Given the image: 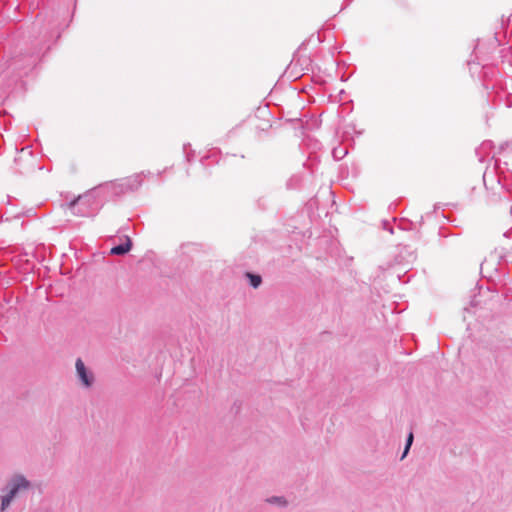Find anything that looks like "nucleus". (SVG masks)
<instances>
[{
  "label": "nucleus",
  "mask_w": 512,
  "mask_h": 512,
  "mask_svg": "<svg viewBox=\"0 0 512 512\" xmlns=\"http://www.w3.org/2000/svg\"><path fill=\"white\" fill-rule=\"evenodd\" d=\"M316 42H317V43H321V42H322V40H321V38H320V34H317Z\"/></svg>",
  "instance_id": "nucleus-10"
},
{
  "label": "nucleus",
  "mask_w": 512,
  "mask_h": 512,
  "mask_svg": "<svg viewBox=\"0 0 512 512\" xmlns=\"http://www.w3.org/2000/svg\"><path fill=\"white\" fill-rule=\"evenodd\" d=\"M33 489V484L21 473L13 474L7 481L4 495L0 496V512H5L13 500L22 493Z\"/></svg>",
  "instance_id": "nucleus-1"
},
{
  "label": "nucleus",
  "mask_w": 512,
  "mask_h": 512,
  "mask_svg": "<svg viewBox=\"0 0 512 512\" xmlns=\"http://www.w3.org/2000/svg\"><path fill=\"white\" fill-rule=\"evenodd\" d=\"M247 278L249 279V283L253 288H258L262 283V278L260 275L247 273Z\"/></svg>",
  "instance_id": "nucleus-6"
},
{
  "label": "nucleus",
  "mask_w": 512,
  "mask_h": 512,
  "mask_svg": "<svg viewBox=\"0 0 512 512\" xmlns=\"http://www.w3.org/2000/svg\"><path fill=\"white\" fill-rule=\"evenodd\" d=\"M413 438H414L413 437V433L410 432L408 437H407L405 449H404V452H403V455H402L401 459H404L406 457V455H407V453H408V451H409V449H410V447H411V445L413 443Z\"/></svg>",
  "instance_id": "nucleus-9"
},
{
  "label": "nucleus",
  "mask_w": 512,
  "mask_h": 512,
  "mask_svg": "<svg viewBox=\"0 0 512 512\" xmlns=\"http://www.w3.org/2000/svg\"><path fill=\"white\" fill-rule=\"evenodd\" d=\"M87 196H79L77 199L73 200L70 203V208L73 210V213L80 216H85L86 213L80 209L76 210L78 204L82 203Z\"/></svg>",
  "instance_id": "nucleus-5"
},
{
  "label": "nucleus",
  "mask_w": 512,
  "mask_h": 512,
  "mask_svg": "<svg viewBox=\"0 0 512 512\" xmlns=\"http://www.w3.org/2000/svg\"><path fill=\"white\" fill-rule=\"evenodd\" d=\"M498 257L506 263H512V246L511 247H499L495 250Z\"/></svg>",
  "instance_id": "nucleus-4"
},
{
  "label": "nucleus",
  "mask_w": 512,
  "mask_h": 512,
  "mask_svg": "<svg viewBox=\"0 0 512 512\" xmlns=\"http://www.w3.org/2000/svg\"><path fill=\"white\" fill-rule=\"evenodd\" d=\"M76 377L83 388L89 389L95 382V376L91 369L86 367L81 358H77L75 362Z\"/></svg>",
  "instance_id": "nucleus-2"
},
{
  "label": "nucleus",
  "mask_w": 512,
  "mask_h": 512,
  "mask_svg": "<svg viewBox=\"0 0 512 512\" xmlns=\"http://www.w3.org/2000/svg\"><path fill=\"white\" fill-rule=\"evenodd\" d=\"M332 154L335 159L340 160L347 154V150L343 147L334 148Z\"/></svg>",
  "instance_id": "nucleus-7"
},
{
  "label": "nucleus",
  "mask_w": 512,
  "mask_h": 512,
  "mask_svg": "<svg viewBox=\"0 0 512 512\" xmlns=\"http://www.w3.org/2000/svg\"><path fill=\"white\" fill-rule=\"evenodd\" d=\"M267 502L270 504H276L279 506H285L287 501L283 497L273 496L267 499Z\"/></svg>",
  "instance_id": "nucleus-8"
},
{
  "label": "nucleus",
  "mask_w": 512,
  "mask_h": 512,
  "mask_svg": "<svg viewBox=\"0 0 512 512\" xmlns=\"http://www.w3.org/2000/svg\"><path fill=\"white\" fill-rule=\"evenodd\" d=\"M131 247H132L131 239L129 237H126V242L123 244L114 246L111 249L110 253L112 255H124L130 251Z\"/></svg>",
  "instance_id": "nucleus-3"
}]
</instances>
